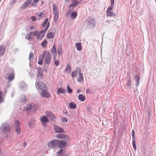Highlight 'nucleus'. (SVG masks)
Masks as SVG:
<instances>
[{
  "label": "nucleus",
  "instance_id": "f257e3e1",
  "mask_svg": "<svg viewBox=\"0 0 156 156\" xmlns=\"http://www.w3.org/2000/svg\"><path fill=\"white\" fill-rule=\"evenodd\" d=\"M42 56V58L44 60L46 63L48 64H50L51 57L49 52L47 51H44Z\"/></svg>",
  "mask_w": 156,
  "mask_h": 156
},
{
  "label": "nucleus",
  "instance_id": "f03ea898",
  "mask_svg": "<svg viewBox=\"0 0 156 156\" xmlns=\"http://www.w3.org/2000/svg\"><path fill=\"white\" fill-rule=\"evenodd\" d=\"M20 122L16 120L15 122L14 127L15 130L17 135H20L21 133V128L20 127Z\"/></svg>",
  "mask_w": 156,
  "mask_h": 156
},
{
  "label": "nucleus",
  "instance_id": "7ed1b4c3",
  "mask_svg": "<svg viewBox=\"0 0 156 156\" xmlns=\"http://www.w3.org/2000/svg\"><path fill=\"white\" fill-rule=\"evenodd\" d=\"M36 86L41 90H48V87L46 85L40 81H38L36 83Z\"/></svg>",
  "mask_w": 156,
  "mask_h": 156
},
{
  "label": "nucleus",
  "instance_id": "20e7f679",
  "mask_svg": "<svg viewBox=\"0 0 156 156\" xmlns=\"http://www.w3.org/2000/svg\"><path fill=\"white\" fill-rule=\"evenodd\" d=\"M10 128L9 126L5 123H3L0 128V129L4 133L10 131Z\"/></svg>",
  "mask_w": 156,
  "mask_h": 156
},
{
  "label": "nucleus",
  "instance_id": "39448f33",
  "mask_svg": "<svg viewBox=\"0 0 156 156\" xmlns=\"http://www.w3.org/2000/svg\"><path fill=\"white\" fill-rule=\"evenodd\" d=\"M58 140H53L49 142L48 143V147L51 148H54L57 146L58 144Z\"/></svg>",
  "mask_w": 156,
  "mask_h": 156
},
{
  "label": "nucleus",
  "instance_id": "423d86ee",
  "mask_svg": "<svg viewBox=\"0 0 156 156\" xmlns=\"http://www.w3.org/2000/svg\"><path fill=\"white\" fill-rule=\"evenodd\" d=\"M113 7H109L107 9L106 11V16H115V14L113 12H112V10L113 9Z\"/></svg>",
  "mask_w": 156,
  "mask_h": 156
},
{
  "label": "nucleus",
  "instance_id": "0eeeda50",
  "mask_svg": "<svg viewBox=\"0 0 156 156\" xmlns=\"http://www.w3.org/2000/svg\"><path fill=\"white\" fill-rule=\"evenodd\" d=\"M48 26H47V28L45 29V30L40 31L38 32L37 35V38L38 39L41 40L42 39L43 37L44 36L46 32L48 29Z\"/></svg>",
  "mask_w": 156,
  "mask_h": 156
},
{
  "label": "nucleus",
  "instance_id": "6e6552de",
  "mask_svg": "<svg viewBox=\"0 0 156 156\" xmlns=\"http://www.w3.org/2000/svg\"><path fill=\"white\" fill-rule=\"evenodd\" d=\"M45 113L47 116L49 117L52 120H54L55 119V116L52 112L46 111L45 112Z\"/></svg>",
  "mask_w": 156,
  "mask_h": 156
},
{
  "label": "nucleus",
  "instance_id": "1a4fd4ad",
  "mask_svg": "<svg viewBox=\"0 0 156 156\" xmlns=\"http://www.w3.org/2000/svg\"><path fill=\"white\" fill-rule=\"evenodd\" d=\"M40 120L44 126H45V122H49L48 119L45 116H43L40 119Z\"/></svg>",
  "mask_w": 156,
  "mask_h": 156
},
{
  "label": "nucleus",
  "instance_id": "9d476101",
  "mask_svg": "<svg viewBox=\"0 0 156 156\" xmlns=\"http://www.w3.org/2000/svg\"><path fill=\"white\" fill-rule=\"evenodd\" d=\"M54 130L56 133H64V130L61 128L57 125H55L54 127Z\"/></svg>",
  "mask_w": 156,
  "mask_h": 156
},
{
  "label": "nucleus",
  "instance_id": "9b49d317",
  "mask_svg": "<svg viewBox=\"0 0 156 156\" xmlns=\"http://www.w3.org/2000/svg\"><path fill=\"white\" fill-rule=\"evenodd\" d=\"M66 144L67 143L65 141H59L58 140V147L59 148H62V147H65Z\"/></svg>",
  "mask_w": 156,
  "mask_h": 156
},
{
  "label": "nucleus",
  "instance_id": "f8f14e48",
  "mask_svg": "<svg viewBox=\"0 0 156 156\" xmlns=\"http://www.w3.org/2000/svg\"><path fill=\"white\" fill-rule=\"evenodd\" d=\"M51 51V53L52 54L53 58H56L57 55V51L55 46L54 44L53 46Z\"/></svg>",
  "mask_w": 156,
  "mask_h": 156
},
{
  "label": "nucleus",
  "instance_id": "ddd939ff",
  "mask_svg": "<svg viewBox=\"0 0 156 156\" xmlns=\"http://www.w3.org/2000/svg\"><path fill=\"white\" fill-rule=\"evenodd\" d=\"M72 3L69 6V8L72 7H75L79 4V2L77 0H72Z\"/></svg>",
  "mask_w": 156,
  "mask_h": 156
},
{
  "label": "nucleus",
  "instance_id": "4468645a",
  "mask_svg": "<svg viewBox=\"0 0 156 156\" xmlns=\"http://www.w3.org/2000/svg\"><path fill=\"white\" fill-rule=\"evenodd\" d=\"M79 77L77 78V81L79 82L82 83L83 81V74L81 73L80 70L79 72Z\"/></svg>",
  "mask_w": 156,
  "mask_h": 156
},
{
  "label": "nucleus",
  "instance_id": "2eb2a0df",
  "mask_svg": "<svg viewBox=\"0 0 156 156\" xmlns=\"http://www.w3.org/2000/svg\"><path fill=\"white\" fill-rule=\"evenodd\" d=\"M48 20H49V19L48 18H46L45 20L44 21L43 23L42 24V26L43 27H45V26H46V27L45 28V29H46L47 28V26H48V28L49 25H50V24Z\"/></svg>",
  "mask_w": 156,
  "mask_h": 156
},
{
  "label": "nucleus",
  "instance_id": "dca6fc26",
  "mask_svg": "<svg viewBox=\"0 0 156 156\" xmlns=\"http://www.w3.org/2000/svg\"><path fill=\"white\" fill-rule=\"evenodd\" d=\"M43 90V91L41 93V95L44 97L49 98L50 96V94L47 92L46 90Z\"/></svg>",
  "mask_w": 156,
  "mask_h": 156
},
{
  "label": "nucleus",
  "instance_id": "f3484780",
  "mask_svg": "<svg viewBox=\"0 0 156 156\" xmlns=\"http://www.w3.org/2000/svg\"><path fill=\"white\" fill-rule=\"evenodd\" d=\"M66 93L65 90L63 88H59L57 90V94L58 95L60 93H62L63 94Z\"/></svg>",
  "mask_w": 156,
  "mask_h": 156
},
{
  "label": "nucleus",
  "instance_id": "a211bd4d",
  "mask_svg": "<svg viewBox=\"0 0 156 156\" xmlns=\"http://www.w3.org/2000/svg\"><path fill=\"white\" fill-rule=\"evenodd\" d=\"M5 50V47L3 45L0 46V55L2 56L4 54Z\"/></svg>",
  "mask_w": 156,
  "mask_h": 156
},
{
  "label": "nucleus",
  "instance_id": "6ab92c4d",
  "mask_svg": "<svg viewBox=\"0 0 156 156\" xmlns=\"http://www.w3.org/2000/svg\"><path fill=\"white\" fill-rule=\"evenodd\" d=\"M52 8L53 11V13H58V9L56 5L55 4L53 5Z\"/></svg>",
  "mask_w": 156,
  "mask_h": 156
},
{
  "label": "nucleus",
  "instance_id": "aec40b11",
  "mask_svg": "<svg viewBox=\"0 0 156 156\" xmlns=\"http://www.w3.org/2000/svg\"><path fill=\"white\" fill-rule=\"evenodd\" d=\"M76 49L79 51H80L82 49L81 43L80 42L77 43L76 44Z\"/></svg>",
  "mask_w": 156,
  "mask_h": 156
},
{
  "label": "nucleus",
  "instance_id": "412c9836",
  "mask_svg": "<svg viewBox=\"0 0 156 156\" xmlns=\"http://www.w3.org/2000/svg\"><path fill=\"white\" fill-rule=\"evenodd\" d=\"M68 106L71 109H75L76 107V105L73 102L69 103Z\"/></svg>",
  "mask_w": 156,
  "mask_h": 156
},
{
  "label": "nucleus",
  "instance_id": "4be33fe9",
  "mask_svg": "<svg viewBox=\"0 0 156 156\" xmlns=\"http://www.w3.org/2000/svg\"><path fill=\"white\" fill-rule=\"evenodd\" d=\"M14 73H12L10 74H9L8 77V79L9 81H12L14 78Z\"/></svg>",
  "mask_w": 156,
  "mask_h": 156
},
{
  "label": "nucleus",
  "instance_id": "5701e85b",
  "mask_svg": "<svg viewBox=\"0 0 156 156\" xmlns=\"http://www.w3.org/2000/svg\"><path fill=\"white\" fill-rule=\"evenodd\" d=\"M67 136L62 134H58L56 136V137L58 138H61L62 139H65L66 138Z\"/></svg>",
  "mask_w": 156,
  "mask_h": 156
},
{
  "label": "nucleus",
  "instance_id": "b1692460",
  "mask_svg": "<svg viewBox=\"0 0 156 156\" xmlns=\"http://www.w3.org/2000/svg\"><path fill=\"white\" fill-rule=\"evenodd\" d=\"M54 36V33L53 32H48L47 35L48 38L50 39L53 38Z\"/></svg>",
  "mask_w": 156,
  "mask_h": 156
},
{
  "label": "nucleus",
  "instance_id": "393cba45",
  "mask_svg": "<svg viewBox=\"0 0 156 156\" xmlns=\"http://www.w3.org/2000/svg\"><path fill=\"white\" fill-rule=\"evenodd\" d=\"M77 13L76 12L74 11L72 12L71 15V17L72 19H74L77 17Z\"/></svg>",
  "mask_w": 156,
  "mask_h": 156
},
{
  "label": "nucleus",
  "instance_id": "a878e982",
  "mask_svg": "<svg viewBox=\"0 0 156 156\" xmlns=\"http://www.w3.org/2000/svg\"><path fill=\"white\" fill-rule=\"evenodd\" d=\"M78 98L81 101H84L85 100V97L82 94H80L78 97Z\"/></svg>",
  "mask_w": 156,
  "mask_h": 156
},
{
  "label": "nucleus",
  "instance_id": "bb28decb",
  "mask_svg": "<svg viewBox=\"0 0 156 156\" xmlns=\"http://www.w3.org/2000/svg\"><path fill=\"white\" fill-rule=\"evenodd\" d=\"M58 53L59 55H62V50L61 46H58Z\"/></svg>",
  "mask_w": 156,
  "mask_h": 156
},
{
  "label": "nucleus",
  "instance_id": "cd10ccee",
  "mask_svg": "<svg viewBox=\"0 0 156 156\" xmlns=\"http://www.w3.org/2000/svg\"><path fill=\"white\" fill-rule=\"evenodd\" d=\"M32 36V32H30L25 37V38L28 40H30L31 39Z\"/></svg>",
  "mask_w": 156,
  "mask_h": 156
},
{
  "label": "nucleus",
  "instance_id": "c85d7f7f",
  "mask_svg": "<svg viewBox=\"0 0 156 156\" xmlns=\"http://www.w3.org/2000/svg\"><path fill=\"white\" fill-rule=\"evenodd\" d=\"M54 15V20L55 22H56L58 18V13H53Z\"/></svg>",
  "mask_w": 156,
  "mask_h": 156
},
{
  "label": "nucleus",
  "instance_id": "c756f323",
  "mask_svg": "<svg viewBox=\"0 0 156 156\" xmlns=\"http://www.w3.org/2000/svg\"><path fill=\"white\" fill-rule=\"evenodd\" d=\"M77 70H76L72 71L71 73V76L72 78L76 77L77 76Z\"/></svg>",
  "mask_w": 156,
  "mask_h": 156
},
{
  "label": "nucleus",
  "instance_id": "7c9ffc66",
  "mask_svg": "<svg viewBox=\"0 0 156 156\" xmlns=\"http://www.w3.org/2000/svg\"><path fill=\"white\" fill-rule=\"evenodd\" d=\"M65 71L69 73L71 71V68L69 64H67Z\"/></svg>",
  "mask_w": 156,
  "mask_h": 156
},
{
  "label": "nucleus",
  "instance_id": "2f4dec72",
  "mask_svg": "<svg viewBox=\"0 0 156 156\" xmlns=\"http://www.w3.org/2000/svg\"><path fill=\"white\" fill-rule=\"evenodd\" d=\"M43 76V73L42 72L39 71H38V74L37 75V76L38 77H39V78H42Z\"/></svg>",
  "mask_w": 156,
  "mask_h": 156
},
{
  "label": "nucleus",
  "instance_id": "473e14b6",
  "mask_svg": "<svg viewBox=\"0 0 156 156\" xmlns=\"http://www.w3.org/2000/svg\"><path fill=\"white\" fill-rule=\"evenodd\" d=\"M47 44V42L46 40H44L43 42L41 44V45L44 47H45Z\"/></svg>",
  "mask_w": 156,
  "mask_h": 156
},
{
  "label": "nucleus",
  "instance_id": "72a5a7b5",
  "mask_svg": "<svg viewBox=\"0 0 156 156\" xmlns=\"http://www.w3.org/2000/svg\"><path fill=\"white\" fill-rule=\"evenodd\" d=\"M2 92L0 91V104L4 101V98L2 97Z\"/></svg>",
  "mask_w": 156,
  "mask_h": 156
},
{
  "label": "nucleus",
  "instance_id": "f704fd0d",
  "mask_svg": "<svg viewBox=\"0 0 156 156\" xmlns=\"http://www.w3.org/2000/svg\"><path fill=\"white\" fill-rule=\"evenodd\" d=\"M133 145L135 150L136 149V140L135 139H133Z\"/></svg>",
  "mask_w": 156,
  "mask_h": 156
},
{
  "label": "nucleus",
  "instance_id": "c9c22d12",
  "mask_svg": "<svg viewBox=\"0 0 156 156\" xmlns=\"http://www.w3.org/2000/svg\"><path fill=\"white\" fill-rule=\"evenodd\" d=\"M34 57V55L33 53H30L29 55V59L31 61L32 60Z\"/></svg>",
  "mask_w": 156,
  "mask_h": 156
},
{
  "label": "nucleus",
  "instance_id": "e433bc0d",
  "mask_svg": "<svg viewBox=\"0 0 156 156\" xmlns=\"http://www.w3.org/2000/svg\"><path fill=\"white\" fill-rule=\"evenodd\" d=\"M63 152V150L62 148H61L60 150L58 151L57 153V156H61V154Z\"/></svg>",
  "mask_w": 156,
  "mask_h": 156
},
{
  "label": "nucleus",
  "instance_id": "4c0bfd02",
  "mask_svg": "<svg viewBox=\"0 0 156 156\" xmlns=\"http://www.w3.org/2000/svg\"><path fill=\"white\" fill-rule=\"evenodd\" d=\"M55 58H53L55 63L56 66H58L59 64V61L58 60H56Z\"/></svg>",
  "mask_w": 156,
  "mask_h": 156
},
{
  "label": "nucleus",
  "instance_id": "58836bf2",
  "mask_svg": "<svg viewBox=\"0 0 156 156\" xmlns=\"http://www.w3.org/2000/svg\"><path fill=\"white\" fill-rule=\"evenodd\" d=\"M67 91L68 93H71L72 92V89L69 87L68 85L67 86Z\"/></svg>",
  "mask_w": 156,
  "mask_h": 156
},
{
  "label": "nucleus",
  "instance_id": "ea45409f",
  "mask_svg": "<svg viewBox=\"0 0 156 156\" xmlns=\"http://www.w3.org/2000/svg\"><path fill=\"white\" fill-rule=\"evenodd\" d=\"M28 6L27 5L25 2L24 3L21 7V9H25L26 8H27Z\"/></svg>",
  "mask_w": 156,
  "mask_h": 156
},
{
  "label": "nucleus",
  "instance_id": "a19ab883",
  "mask_svg": "<svg viewBox=\"0 0 156 156\" xmlns=\"http://www.w3.org/2000/svg\"><path fill=\"white\" fill-rule=\"evenodd\" d=\"M31 107V105L30 104H28L27 105V107L26 108L25 110L27 111L29 110L30 109Z\"/></svg>",
  "mask_w": 156,
  "mask_h": 156
},
{
  "label": "nucleus",
  "instance_id": "79ce46f5",
  "mask_svg": "<svg viewBox=\"0 0 156 156\" xmlns=\"http://www.w3.org/2000/svg\"><path fill=\"white\" fill-rule=\"evenodd\" d=\"M38 16L39 19H40L41 18H42L44 17V14L42 12L40 13L38 15Z\"/></svg>",
  "mask_w": 156,
  "mask_h": 156
},
{
  "label": "nucleus",
  "instance_id": "37998d69",
  "mask_svg": "<svg viewBox=\"0 0 156 156\" xmlns=\"http://www.w3.org/2000/svg\"><path fill=\"white\" fill-rule=\"evenodd\" d=\"M127 85L128 87H129L131 85V79L130 77L129 80H128L127 83Z\"/></svg>",
  "mask_w": 156,
  "mask_h": 156
},
{
  "label": "nucleus",
  "instance_id": "c03bdc74",
  "mask_svg": "<svg viewBox=\"0 0 156 156\" xmlns=\"http://www.w3.org/2000/svg\"><path fill=\"white\" fill-rule=\"evenodd\" d=\"M22 99H20V102H23L26 101V98L25 95H23L22 97Z\"/></svg>",
  "mask_w": 156,
  "mask_h": 156
},
{
  "label": "nucleus",
  "instance_id": "a18cd8bd",
  "mask_svg": "<svg viewBox=\"0 0 156 156\" xmlns=\"http://www.w3.org/2000/svg\"><path fill=\"white\" fill-rule=\"evenodd\" d=\"M43 58L42 57L41 58H39V60L38 62V64L40 65H41L42 64V61H43Z\"/></svg>",
  "mask_w": 156,
  "mask_h": 156
},
{
  "label": "nucleus",
  "instance_id": "49530a36",
  "mask_svg": "<svg viewBox=\"0 0 156 156\" xmlns=\"http://www.w3.org/2000/svg\"><path fill=\"white\" fill-rule=\"evenodd\" d=\"M32 1V0H27L25 2L26 3V4L29 6V5L31 3Z\"/></svg>",
  "mask_w": 156,
  "mask_h": 156
},
{
  "label": "nucleus",
  "instance_id": "de8ad7c7",
  "mask_svg": "<svg viewBox=\"0 0 156 156\" xmlns=\"http://www.w3.org/2000/svg\"><path fill=\"white\" fill-rule=\"evenodd\" d=\"M114 0H111V6L110 7H114Z\"/></svg>",
  "mask_w": 156,
  "mask_h": 156
},
{
  "label": "nucleus",
  "instance_id": "09e8293b",
  "mask_svg": "<svg viewBox=\"0 0 156 156\" xmlns=\"http://www.w3.org/2000/svg\"><path fill=\"white\" fill-rule=\"evenodd\" d=\"M61 119L63 122H66L67 121V119L66 117H62Z\"/></svg>",
  "mask_w": 156,
  "mask_h": 156
},
{
  "label": "nucleus",
  "instance_id": "8fccbe9b",
  "mask_svg": "<svg viewBox=\"0 0 156 156\" xmlns=\"http://www.w3.org/2000/svg\"><path fill=\"white\" fill-rule=\"evenodd\" d=\"M135 79L136 80V81H137L139 80L140 78L138 76L136 75L135 76Z\"/></svg>",
  "mask_w": 156,
  "mask_h": 156
},
{
  "label": "nucleus",
  "instance_id": "3c124183",
  "mask_svg": "<svg viewBox=\"0 0 156 156\" xmlns=\"http://www.w3.org/2000/svg\"><path fill=\"white\" fill-rule=\"evenodd\" d=\"M38 33L37 31H35L33 32H32V35L33 34L34 36H37V35L38 34Z\"/></svg>",
  "mask_w": 156,
  "mask_h": 156
},
{
  "label": "nucleus",
  "instance_id": "603ef678",
  "mask_svg": "<svg viewBox=\"0 0 156 156\" xmlns=\"http://www.w3.org/2000/svg\"><path fill=\"white\" fill-rule=\"evenodd\" d=\"M132 136H133V139H135V136H134V134H135V131L134 130H132Z\"/></svg>",
  "mask_w": 156,
  "mask_h": 156
},
{
  "label": "nucleus",
  "instance_id": "864d4df0",
  "mask_svg": "<svg viewBox=\"0 0 156 156\" xmlns=\"http://www.w3.org/2000/svg\"><path fill=\"white\" fill-rule=\"evenodd\" d=\"M31 18L32 20L33 21H35L36 20V18L34 16H32L31 17Z\"/></svg>",
  "mask_w": 156,
  "mask_h": 156
},
{
  "label": "nucleus",
  "instance_id": "5fc2aeb1",
  "mask_svg": "<svg viewBox=\"0 0 156 156\" xmlns=\"http://www.w3.org/2000/svg\"><path fill=\"white\" fill-rule=\"evenodd\" d=\"M34 26H32L30 27V30H32L33 29H34Z\"/></svg>",
  "mask_w": 156,
  "mask_h": 156
},
{
  "label": "nucleus",
  "instance_id": "6e6d98bb",
  "mask_svg": "<svg viewBox=\"0 0 156 156\" xmlns=\"http://www.w3.org/2000/svg\"><path fill=\"white\" fill-rule=\"evenodd\" d=\"M136 84H137V86H138L139 84V83H140L139 80L136 81Z\"/></svg>",
  "mask_w": 156,
  "mask_h": 156
},
{
  "label": "nucleus",
  "instance_id": "4d7b16f0",
  "mask_svg": "<svg viewBox=\"0 0 156 156\" xmlns=\"http://www.w3.org/2000/svg\"><path fill=\"white\" fill-rule=\"evenodd\" d=\"M39 0H34V3H36L38 2Z\"/></svg>",
  "mask_w": 156,
  "mask_h": 156
},
{
  "label": "nucleus",
  "instance_id": "13d9d810",
  "mask_svg": "<svg viewBox=\"0 0 156 156\" xmlns=\"http://www.w3.org/2000/svg\"><path fill=\"white\" fill-rule=\"evenodd\" d=\"M86 92L90 93V91L89 89H88L87 90Z\"/></svg>",
  "mask_w": 156,
  "mask_h": 156
},
{
  "label": "nucleus",
  "instance_id": "bf43d9fd",
  "mask_svg": "<svg viewBox=\"0 0 156 156\" xmlns=\"http://www.w3.org/2000/svg\"><path fill=\"white\" fill-rule=\"evenodd\" d=\"M26 145L27 144L26 142H25L23 143V146L24 147H25Z\"/></svg>",
  "mask_w": 156,
  "mask_h": 156
},
{
  "label": "nucleus",
  "instance_id": "052dcab7",
  "mask_svg": "<svg viewBox=\"0 0 156 156\" xmlns=\"http://www.w3.org/2000/svg\"><path fill=\"white\" fill-rule=\"evenodd\" d=\"M77 92L78 93H80V90H78L77 91Z\"/></svg>",
  "mask_w": 156,
  "mask_h": 156
},
{
  "label": "nucleus",
  "instance_id": "680f3d73",
  "mask_svg": "<svg viewBox=\"0 0 156 156\" xmlns=\"http://www.w3.org/2000/svg\"><path fill=\"white\" fill-rule=\"evenodd\" d=\"M31 6H34V4L33 3H32V4H31Z\"/></svg>",
  "mask_w": 156,
  "mask_h": 156
},
{
  "label": "nucleus",
  "instance_id": "e2e57ef3",
  "mask_svg": "<svg viewBox=\"0 0 156 156\" xmlns=\"http://www.w3.org/2000/svg\"><path fill=\"white\" fill-rule=\"evenodd\" d=\"M43 3V1H42V3Z\"/></svg>",
  "mask_w": 156,
  "mask_h": 156
}]
</instances>
